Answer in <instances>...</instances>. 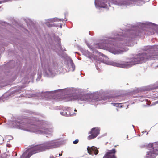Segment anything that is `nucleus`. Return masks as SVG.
<instances>
[{
    "mask_svg": "<svg viewBox=\"0 0 158 158\" xmlns=\"http://www.w3.org/2000/svg\"><path fill=\"white\" fill-rule=\"evenodd\" d=\"M156 102L157 103H158V101H156Z\"/></svg>",
    "mask_w": 158,
    "mask_h": 158,
    "instance_id": "ea45409f",
    "label": "nucleus"
},
{
    "mask_svg": "<svg viewBox=\"0 0 158 158\" xmlns=\"http://www.w3.org/2000/svg\"><path fill=\"white\" fill-rule=\"evenodd\" d=\"M111 2L123 7L132 6L135 4L141 6L145 3V2L142 0H112Z\"/></svg>",
    "mask_w": 158,
    "mask_h": 158,
    "instance_id": "20e7f679",
    "label": "nucleus"
},
{
    "mask_svg": "<svg viewBox=\"0 0 158 158\" xmlns=\"http://www.w3.org/2000/svg\"><path fill=\"white\" fill-rule=\"evenodd\" d=\"M83 54L86 57L92 59V58H94L93 57L92 54L90 53L88 50H84L82 51Z\"/></svg>",
    "mask_w": 158,
    "mask_h": 158,
    "instance_id": "dca6fc26",
    "label": "nucleus"
},
{
    "mask_svg": "<svg viewBox=\"0 0 158 158\" xmlns=\"http://www.w3.org/2000/svg\"><path fill=\"white\" fill-rule=\"evenodd\" d=\"M78 139H77L73 142V143L74 144H76L78 143Z\"/></svg>",
    "mask_w": 158,
    "mask_h": 158,
    "instance_id": "b1692460",
    "label": "nucleus"
},
{
    "mask_svg": "<svg viewBox=\"0 0 158 158\" xmlns=\"http://www.w3.org/2000/svg\"><path fill=\"white\" fill-rule=\"evenodd\" d=\"M52 92L46 91L42 92L37 94V96L40 98H50L52 96Z\"/></svg>",
    "mask_w": 158,
    "mask_h": 158,
    "instance_id": "ddd939ff",
    "label": "nucleus"
},
{
    "mask_svg": "<svg viewBox=\"0 0 158 158\" xmlns=\"http://www.w3.org/2000/svg\"><path fill=\"white\" fill-rule=\"evenodd\" d=\"M147 1H149L150 0H146Z\"/></svg>",
    "mask_w": 158,
    "mask_h": 158,
    "instance_id": "4c0bfd02",
    "label": "nucleus"
},
{
    "mask_svg": "<svg viewBox=\"0 0 158 158\" xmlns=\"http://www.w3.org/2000/svg\"><path fill=\"white\" fill-rule=\"evenodd\" d=\"M153 144L154 143H152L148 145L147 148L149 151L147 152L144 158H155L158 154V147L150 146V145Z\"/></svg>",
    "mask_w": 158,
    "mask_h": 158,
    "instance_id": "423d86ee",
    "label": "nucleus"
},
{
    "mask_svg": "<svg viewBox=\"0 0 158 158\" xmlns=\"http://www.w3.org/2000/svg\"><path fill=\"white\" fill-rule=\"evenodd\" d=\"M60 89H59V90H56V91H60Z\"/></svg>",
    "mask_w": 158,
    "mask_h": 158,
    "instance_id": "f704fd0d",
    "label": "nucleus"
},
{
    "mask_svg": "<svg viewBox=\"0 0 158 158\" xmlns=\"http://www.w3.org/2000/svg\"><path fill=\"white\" fill-rule=\"evenodd\" d=\"M41 77V76L39 75L38 76V78L37 79V80H40Z\"/></svg>",
    "mask_w": 158,
    "mask_h": 158,
    "instance_id": "393cba45",
    "label": "nucleus"
},
{
    "mask_svg": "<svg viewBox=\"0 0 158 158\" xmlns=\"http://www.w3.org/2000/svg\"><path fill=\"white\" fill-rule=\"evenodd\" d=\"M31 79H28V80L27 79V78L26 77L24 78L21 81L22 83H28L30 81Z\"/></svg>",
    "mask_w": 158,
    "mask_h": 158,
    "instance_id": "aec40b11",
    "label": "nucleus"
},
{
    "mask_svg": "<svg viewBox=\"0 0 158 158\" xmlns=\"http://www.w3.org/2000/svg\"><path fill=\"white\" fill-rule=\"evenodd\" d=\"M100 100L98 98H96L95 99H92L91 100V101L90 102V104H94V102H98Z\"/></svg>",
    "mask_w": 158,
    "mask_h": 158,
    "instance_id": "4be33fe9",
    "label": "nucleus"
},
{
    "mask_svg": "<svg viewBox=\"0 0 158 158\" xmlns=\"http://www.w3.org/2000/svg\"><path fill=\"white\" fill-rule=\"evenodd\" d=\"M58 44V45L59 46V48H60V49H61V45H60V43H59Z\"/></svg>",
    "mask_w": 158,
    "mask_h": 158,
    "instance_id": "bb28decb",
    "label": "nucleus"
},
{
    "mask_svg": "<svg viewBox=\"0 0 158 158\" xmlns=\"http://www.w3.org/2000/svg\"><path fill=\"white\" fill-rule=\"evenodd\" d=\"M7 146H8V147H10V144H7Z\"/></svg>",
    "mask_w": 158,
    "mask_h": 158,
    "instance_id": "7c9ffc66",
    "label": "nucleus"
},
{
    "mask_svg": "<svg viewBox=\"0 0 158 158\" xmlns=\"http://www.w3.org/2000/svg\"><path fill=\"white\" fill-rule=\"evenodd\" d=\"M87 46L89 48L92 50V51H93V49H92V48L89 46V45L87 44Z\"/></svg>",
    "mask_w": 158,
    "mask_h": 158,
    "instance_id": "a878e982",
    "label": "nucleus"
},
{
    "mask_svg": "<svg viewBox=\"0 0 158 158\" xmlns=\"http://www.w3.org/2000/svg\"><path fill=\"white\" fill-rule=\"evenodd\" d=\"M45 150L43 144L32 145L29 149V152H25L21 156L20 158H29L33 154L40 152Z\"/></svg>",
    "mask_w": 158,
    "mask_h": 158,
    "instance_id": "39448f33",
    "label": "nucleus"
},
{
    "mask_svg": "<svg viewBox=\"0 0 158 158\" xmlns=\"http://www.w3.org/2000/svg\"><path fill=\"white\" fill-rule=\"evenodd\" d=\"M89 97L87 94H74L71 96L70 100H76L78 101H85L87 100Z\"/></svg>",
    "mask_w": 158,
    "mask_h": 158,
    "instance_id": "1a4fd4ad",
    "label": "nucleus"
},
{
    "mask_svg": "<svg viewBox=\"0 0 158 158\" xmlns=\"http://www.w3.org/2000/svg\"><path fill=\"white\" fill-rule=\"evenodd\" d=\"M60 28H61L62 27V26L61 24L60 25Z\"/></svg>",
    "mask_w": 158,
    "mask_h": 158,
    "instance_id": "473e14b6",
    "label": "nucleus"
},
{
    "mask_svg": "<svg viewBox=\"0 0 158 158\" xmlns=\"http://www.w3.org/2000/svg\"><path fill=\"white\" fill-rule=\"evenodd\" d=\"M59 156H60L62 155V154H59Z\"/></svg>",
    "mask_w": 158,
    "mask_h": 158,
    "instance_id": "2f4dec72",
    "label": "nucleus"
},
{
    "mask_svg": "<svg viewBox=\"0 0 158 158\" xmlns=\"http://www.w3.org/2000/svg\"><path fill=\"white\" fill-rule=\"evenodd\" d=\"M154 48L148 46L147 50L141 54H139L134 57L128 59L126 62L118 63L113 61L107 62L106 63L109 65L117 67L128 68L132 65L138 63H141L145 59L154 60L158 57L155 55Z\"/></svg>",
    "mask_w": 158,
    "mask_h": 158,
    "instance_id": "7ed1b4c3",
    "label": "nucleus"
},
{
    "mask_svg": "<svg viewBox=\"0 0 158 158\" xmlns=\"http://www.w3.org/2000/svg\"><path fill=\"white\" fill-rule=\"evenodd\" d=\"M3 2V1H0V4H1Z\"/></svg>",
    "mask_w": 158,
    "mask_h": 158,
    "instance_id": "c756f323",
    "label": "nucleus"
},
{
    "mask_svg": "<svg viewBox=\"0 0 158 158\" xmlns=\"http://www.w3.org/2000/svg\"><path fill=\"white\" fill-rule=\"evenodd\" d=\"M158 89V86H152L151 85L147 86V88L146 89L147 90H152L156 89Z\"/></svg>",
    "mask_w": 158,
    "mask_h": 158,
    "instance_id": "6ab92c4d",
    "label": "nucleus"
},
{
    "mask_svg": "<svg viewBox=\"0 0 158 158\" xmlns=\"http://www.w3.org/2000/svg\"><path fill=\"white\" fill-rule=\"evenodd\" d=\"M24 87H21V88H24Z\"/></svg>",
    "mask_w": 158,
    "mask_h": 158,
    "instance_id": "e433bc0d",
    "label": "nucleus"
},
{
    "mask_svg": "<svg viewBox=\"0 0 158 158\" xmlns=\"http://www.w3.org/2000/svg\"><path fill=\"white\" fill-rule=\"evenodd\" d=\"M95 5L97 8H107L108 6H110L109 4L107 2H105L103 1H100L98 0H95Z\"/></svg>",
    "mask_w": 158,
    "mask_h": 158,
    "instance_id": "9b49d317",
    "label": "nucleus"
},
{
    "mask_svg": "<svg viewBox=\"0 0 158 158\" xmlns=\"http://www.w3.org/2000/svg\"><path fill=\"white\" fill-rule=\"evenodd\" d=\"M73 109H70L69 108L65 107L63 110V112H60V114L64 116H74L76 115L75 113H73Z\"/></svg>",
    "mask_w": 158,
    "mask_h": 158,
    "instance_id": "9d476101",
    "label": "nucleus"
},
{
    "mask_svg": "<svg viewBox=\"0 0 158 158\" xmlns=\"http://www.w3.org/2000/svg\"><path fill=\"white\" fill-rule=\"evenodd\" d=\"M2 140L3 141L4 140V139L3 138H2Z\"/></svg>",
    "mask_w": 158,
    "mask_h": 158,
    "instance_id": "79ce46f5",
    "label": "nucleus"
},
{
    "mask_svg": "<svg viewBox=\"0 0 158 158\" xmlns=\"http://www.w3.org/2000/svg\"><path fill=\"white\" fill-rule=\"evenodd\" d=\"M96 69L97 70H98V69H99V70H100V69H99L98 67V66H97V65H96Z\"/></svg>",
    "mask_w": 158,
    "mask_h": 158,
    "instance_id": "c85d7f7f",
    "label": "nucleus"
},
{
    "mask_svg": "<svg viewBox=\"0 0 158 158\" xmlns=\"http://www.w3.org/2000/svg\"><path fill=\"white\" fill-rule=\"evenodd\" d=\"M121 103H112L111 104L113 105L114 106L117 107H119L120 108H121L122 107H123L121 105Z\"/></svg>",
    "mask_w": 158,
    "mask_h": 158,
    "instance_id": "412c9836",
    "label": "nucleus"
},
{
    "mask_svg": "<svg viewBox=\"0 0 158 158\" xmlns=\"http://www.w3.org/2000/svg\"><path fill=\"white\" fill-rule=\"evenodd\" d=\"M107 97H105V98H103V100H107Z\"/></svg>",
    "mask_w": 158,
    "mask_h": 158,
    "instance_id": "cd10ccee",
    "label": "nucleus"
},
{
    "mask_svg": "<svg viewBox=\"0 0 158 158\" xmlns=\"http://www.w3.org/2000/svg\"><path fill=\"white\" fill-rule=\"evenodd\" d=\"M74 111L75 112H76L77 111V110L76 109H74Z\"/></svg>",
    "mask_w": 158,
    "mask_h": 158,
    "instance_id": "72a5a7b5",
    "label": "nucleus"
},
{
    "mask_svg": "<svg viewBox=\"0 0 158 158\" xmlns=\"http://www.w3.org/2000/svg\"><path fill=\"white\" fill-rule=\"evenodd\" d=\"M128 137V135H127V138Z\"/></svg>",
    "mask_w": 158,
    "mask_h": 158,
    "instance_id": "58836bf2",
    "label": "nucleus"
},
{
    "mask_svg": "<svg viewBox=\"0 0 158 158\" xmlns=\"http://www.w3.org/2000/svg\"><path fill=\"white\" fill-rule=\"evenodd\" d=\"M64 19H58L56 18H54L53 19H48L47 20V23H52L54 22H59L60 21H63Z\"/></svg>",
    "mask_w": 158,
    "mask_h": 158,
    "instance_id": "a211bd4d",
    "label": "nucleus"
},
{
    "mask_svg": "<svg viewBox=\"0 0 158 158\" xmlns=\"http://www.w3.org/2000/svg\"><path fill=\"white\" fill-rule=\"evenodd\" d=\"M67 93H68V92H66V93H64V94H67Z\"/></svg>",
    "mask_w": 158,
    "mask_h": 158,
    "instance_id": "c9c22d12",
    "label": "nucleus"
},
{
    "mask_svg": "<svg viewBox=\"0 0 158 158\" xmlns=\"http://www.w3.org/2000/svg\"><path fill=\"white\" fill-rule=\"evenodd\" d=\"M151 146H154V147H158V142H155L153 144L150 145Z\"/></svg>",
    "mask_w": 158,
    "mask_h": 158,
    "instance_id": "5701e85b",
    "label": "nucleus"
},
{
    "mask_svg": "<svg viewBox=\"0 0 158 158\" xmlns=\"http://www.w3.org/2000/svg\"><path fill=\"white\" fill-rule=\"evenodd\" d=\"M154 24L147 22L146 23H139L137 26H135V31H130L127 32L126 35L129 36L122 35L121 32L113 33V36L110 37H105L94 46L96 48L102 49L108 51L109 52L115 55H118L127 51V48L123 47L124 45H129L128 43L131 40V39L138 35L137 32H141L139 29L145 30V28L148 27L149 26Z\"/></svg>",
    "mask_w": 158,
    "mask_h": 158,
    "instance_id": "f257e3e1",
    "label": "nucleus"
},
{
    "mask_svg": "<svg viewBox=\"0 0 158 158\" xmlns=\"http://www.w3.org/2000/svg\"><path fill=\"white\" fill-rule=\"evenodd\" d=\"M68 66L70 67V70L73 71L75 70V66L71 59H69L68 63Z\"/></svg>",
    "mask_w": 158,
    "mask_h": 158,
    "instance_id": "f3484780",
    "label": "nucleus"
},
{
    "mask_svg": "<svg viewBox=\"0 0 158 158\" xmlns=\"http://www.w3.org/2000/svg\"><path fill=\"white\" fill-rule=\"evenodd\" d=\"M100 129L98 128H94L92 129L89 133L91 134L88 136V139L90 140L96 137L99 134Z\"/></svg>",
    "mask_w": 158,
    "mask_h": 158,
    "instance_id": "f8f14e48",
    "label": "nucleus"
},
{
    "mask_svg": "<svg viewBox=\"0 0 158 158\" xmlns=\"http://www.w3.org/2000/svg\"><path fill=\"white\" fill-rule=\"evenodd\" d=\"M13 127L27 131L36 134L45 135L51 134L53 132V127L48 122L39 121L32 118L27 122L23 121H14L12 123Z\"/></svg>",
    "mask_w": 158,
    "mask_h": 158,
    "instance_id": "f03ea898",
    "label": "nucleus"
},
{
    "mask_svg": "<svg viewBox=\"0 0 158 158\" xmlns=\"http://www.w3.org/2000/svg\"><path fill=\"white\" fill-rule=\"evenodd\" d=\"M57 69L53 65L48 66L44 70L45 75L46 77H52L56 74Z\"/></svg>",
    "mask_w": 158,
    "mask_h": 158,
    "instance_id": "6e6552de",
    "label": "nucleus"
},
{
    "mask_svg": "<svg viewBox=\"0 0 158 158\" xmlns=\"http://www.w3.org/2000/svg\"><path fill=\"white\" fill-rule=\"evenodd\" d=\"M87 149L88 153L89 154L92 155H93L94 154L96 155L98 152L97 148L94 146H92L91 147H88Z\"/></svg>",
    "mask_w": 158,
    "mask_h": 158,
    "instance_id": "4468645a",
    "label": "nucleus"
},
{
    "mask_svg": "<svg viewBox=\"0 0 158 158\" xmlns=\"http://www.w3.org/2000/svg\"><path fill=\"white\" fill-rule=\"evenodd\" d=\"M65 91V90H63V91Z\"/></svg>",
    "mask_w": 158,
    "mask_h": 158,
    "instance_id": "a19ab883",
    "label": "nucleus"
},
{
    "mask_svg": "<svg viewBox=\"0 0 158 158\" xmlns=\"http://www.w3.org/2000/svg\"><path fill=\"white\" fill-rule=\"evenodd\" d=\"M45 150L57 147L60 145V142L56 140H53L45 142L43 144Z\"/></svg>",
    "mask_w": 158,
    "mask_h": 158,
    "instance_id": "0eeeda50",
    "label": "nucleus"
},
{
    "mask_svg": "<svg viewBox=\"0 0 158 158\" xmlns=\"http://www.w3.org/2000/svg\"><path fill=\"white\" fill-rule=\"evenodd\" d=\"M116 152L115 149H113L110 151L106 154L104 156L103 158H116L114 154Z\"/></svg>",
    "mask_w": 158,
    "mask_h": 158,
    "instance_id": "2eb2a0df",
    "label": "nucleus"
}]
</instances>
